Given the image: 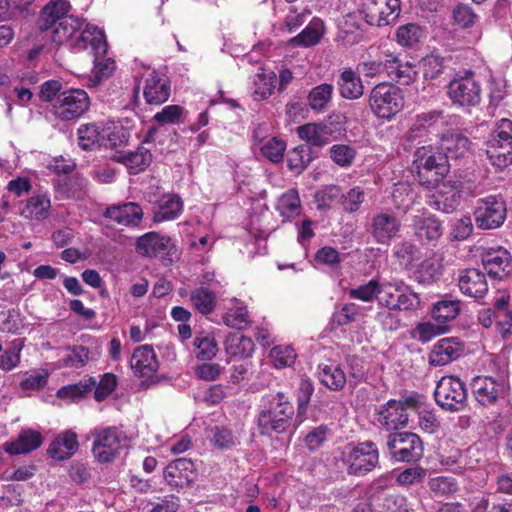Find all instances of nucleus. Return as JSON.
<instances>
[{"instance_id": "1", "label": "nucleus", "mask_w": 512, "mask_h": 512, "mask_svg": "<svg viewBox=\"0 0 512 512\" xmlns=\"http://www.w3.org/2000/svg\"><path fill=\"white\" fill-rule=\"evenodd\" d=\"M70 8L66 0H50L42 8L37 22L40 31H50L52 41L58 45L70 40L82 27L78 18L68 14Z\"/></svg>"}, {"instance_id": "2", "label": "nucleus", "mask_w": 512, "mask_h": 512, "mask_svg": "<svg viewBox=\"0 0 512 512\" xmlns=\"http://www.w3.org/2000/svg\"><path fill=\"white\" fill-rule=\"evenodd\" d=\"M264 408L258 415V427L261 435L284 433L292 427L294 406L282 393L269 394L263 397Z\"/></svg>"}, {"instance_id": "3", "label": "nucleus", "mask_w": 512, "mask_h": 512, "mask_svg": "<svg viewBox=\"0 0 512 512\" xmlns=\"http://www.w3.org/2000/svg\"><path fill=\"white\" fill-rule=\"evenodd\" d=\"M413 165L416 170L417 180L427 189L438 185L450 171L447 156L431 145L416 149Z\"/></svg>"}, {"instance_id": "4", "label": "nucleus", "mask_w": 512, "mask_h": 512, "mask_svg": "<svg viewBox=\"0 0 512 512\" xmlns=\"http://www.w3.org/2000/svg\"><path fill=\"white\" fill-rule=\"evenodd\" d=\"M491 364L499 367L496 377L476 376L470 383L473 397L483 406L493 405L498 399L504 398L508 389L505 361L499 357H494Z\"/></svg>"}, {"instance_id": "5", "label": "nucleus", "mask_w": 512, "mask_h": 512, "mask_svg": "<svg viewBox=\"0 0 512 512\" xmlns=\"http://www.w3.org/2000/svg\"><path fill=\"white\" fill-rule=\"evenodd\" d=\"M421 408V396L417 393L401 399H390L375 410V419L388 431L399 430L407 426L409 410Z\"/></svg>"}, {"instance_id": "6", "label": "nucleus", "mask_w": 512, "mask_h": 512, "mask_svg": "<svg viewBox=\"0 0 512 512\" xmlns=\"http://www.w3.org/2000/svg\"><path fill=\"white\" fill-rule=\"evenodd\" d=\"M135 251L143 258L159 260L164 266L172 265L179 256L175 241L157 231L139 236L135 241Z\"/></svg>"}, {"instance_id": "7", "label": "nucleus", "mask_w": 512, "mask_h": 512, "mask_svg": "<svg viewBox=\"0 0 512 512\" xmlns=\"http://www.w3.org/2000/svg\"><path fill=\"white\" fill-rule=\"evenodd\" d=\"M341 461L349 475L364 476L379 464V450L372 441L351 443L343 449Z\"/></svg>"}, {"instance_id": "8", "label": "nucleus", "mask_w": 512, "mask_h": 512, "mask_svg": "<svg viewBox=\"0 0 512 512\" xmlns=\"http://www.w3.org/2000/svg\"><path fill=\"white\" fill-rule=\"evenodd\" d=\"M368 105L377 118L390 120L404 107L403 92L393 84L379 83L371 89Z\"/></svg>"}, {"instance_id": "9", "label": "nucleus", "mask_w": 512, "mask_h": 512, "mask_svg": "<svg viewBox=\"0 0 512 512\" xmlns=\"http://www.w3.org/2000/svg\"><path fill=\"white\" fill-rule=\"evenodd\" d=\"M486 154L490 163L499 170L512 164V121L499 120L489 141Z\"/></svg>"}, {"instance_id": "10", "label": "nucleus", "mask_w": 512, "mask_h": 512, "mask_svg": "<svg viewBox=\"0 0 512 512\" xmlns=\"http://www.w3.org/2000/svg\"><path fill=\"white\" fill-rule=\"evenodd\" d=\"M92 436V455L102 464L112 462L119 455L126 440V435L115 426L95 428Z\"/></svg>"}, {"instance_id": "11", "label": "nucleus", "mask_w": 512, "mask_h": 512, "mask_svg": "<svg viewBox=\"0 0 512 512\" xmlns=\"http://www.w3.org/2000/svg\"><path fill=\"white\" fill-rule=\"evenodd\" d=\"M90 98L82 89H69L62 92L51 106L52 114L62 121L80 118L88 111Z\"/></svg>"}, {"instance_id": "12", "label": "nucleus", "mask_w": 512, "mask_h": 512, "mask_svg": "<svg viewBox=\"0 0 512 512\" xmlns=\"http://www.w3.org/2000/svg\"><path fill=\"white\" fill-rule=\"evenodd\" d=\"M435 401L447 411H459L467 402V390L464 382L455 376H443L434 392Z\"/></svg>"}, {"instance_id": "13", "label": "nucleus", "mask_w": 512, "mask_h": 512, "mask_svg": "<svg viewBox=\"0 0 512 512\" xmlns=\"http://www.w3.org/2000/svg\"><path fill=\"white\" fill-rule=\"evenodd\" d=\"M387 448L392 458L398 462H417L424 453L421 438L412 432L389 434Z\"/></svg>"}, {"instance_id": "14", "label": "nucleus", "mask_w": 512, "mask_h": 512, "mask_svg": "<svg viewBox=\"0 0 512 512\" xmlns=\"http://www.w3.org/2000/svg\"><path fill=\"white\" fill-rule=\"evenodd\" d=\"M505 201L498 196H487L476 202L474 220L476 226L482 230H492L503 225L506 219Z\"/></svg>"}, {"instance_id": "15", "label": "nucleus", "mask_w": 512, "mask_h": 512, "mask_svg": "<svg viewBox=\"0 0 512 512\" xmlns=\"http://www.w3.org/2000/svg\"><path fill=\"white\" fill-rule=\"evenodd\" d=\"M402 222L392 211H380L372 215L367 231L376 244L389 245L400 236Z\"/></svg>"}, {"instance_id": "16", "label": "nucleus", "mask_w": 512, "mask_h": 512, "mask_svg": "<svg viewBox=\"0 0 512 512\" xmlns=\"http://www.w3.org/2000/svg\"><path fill=\"white\" fill-rule=\"evenodd\" d=\"M362 12L369 25L388 26L398 19L401 3L400 0H363Z\"/></svg>"}, {"instance_id": "17", "label": "nucleus", "mask_w": 512, "mask_h": 512, "mask_svg": "<svg viewBox=\"0 0 512 512\" xmlns=\"http://www.w3.org/2000/svg\"><path fill=\"white\" fill-rule=\"evenodd\" d=\"M447 94L453 105L464 109L475 107L481 101L480 84L468 76L450 81Z\"/></svg>"}, {"instance_id": "18", "label": "nucleus", "mask_w": 512, "mask_h": 512, "mask_svg": "<svg viewBox=\"0 0 512 512\" xmlns=\"http://www.w3.org/2000/svg\"><path fill=\"white\" fill-rule=\"evenodd\" d=\"M411 226L416 239L425 246L436 247L443 235L442 223L431 214L415 215Z\"/></svg>"}, {"instance_id": "19", "label": "nucleus", "mask_w": 512, "mask_h": 512, "mask_svg": "<svg viewBox=\"0 0 512 512\" xmlns=\"http://www.w3.org/2000/svg\"><path fill=\"white\" fill-rule=\"evenodd\" d=\"M464 353V343L457 337L439 339L428 354L431 366L441 367L452 363Z\"/></svg>"}, {"instance_id": "20", "label": "nucleus", "mask_w": 512, "mask_h": 512, "mask_svg": "<svg viewBox=\"0 0 512 512\" xmlns=\"http://www.w3.org/2000/svg\"><path fill=\"white\" fill-rule=\"evenodd\" d=\"M163 477L172 488L188 487L196 477L194 463L187 458H178L165 467Z\"/></svg>"}, {"instance_id": "21", "label": "nucleus", "mask_w": 512, "mask_h": 512, "mask_svg": "<svg viewBox=\"0 0 512 512\" xmlns=\"http://www.w3.org/2000/svg\"><path fill=\"white\" fill-rule=\"evenodd\" d=\"M435 193L430 200V206L443 213H452L460 205L461 189L456 182L443 180L436 185Z\"/></svg>"}, {"instance_id": "22", "label": "nucleus", "mask_w": 512, "mask_h": 512, "mask_svg": "<svg viewBox=\"0 0 512 512\" xmlns=\"http://www.w3.org/2000/svg\"><path fill=\"white\" fill-rule=\"evenodd\" d=\"M482 264L489 276L503 278L512 270V258L510 253L503 247L489 248L481 254Z\"/></svg>"}, {"instance_id": "23", "label": "nucleus", "mask_w": 512, "mask_h": 512, "mask_svg": "<svg viewBox=\"0 0 512 512\" xmlns=\"http://www.w3.org/2000/svg\"><path fill=\"white\" fill-rule=\"evenodd\" d=\"M103 216L118 225L134 228L141 223L144 212L138 203L124 202L107 207Z\"/></svg>"}, {"instance_id": "24", "label": "nucleus", "mask_w": 512, "mask_h": 512, "mask_svg": "<svg viewBox=\"0 0 512 512\" xmlns=\"http://www.w3.org/2000/svg\"><path fill=\"white\" fill-rule=\"evenodd\" d=\"M460 291L471 298H483L488 292V283L483 272L476 268L461 270L458 276Z\"/></svg>"}, {"instance_id": "25", "label": "nucleus", "mask_w": 512, "mask_h": 512, "mask_svg": "<svg viewBox=\"0 0 512 512\" xmlns=\"http://www.w3.org/2000/svg\"><path fill=\"white\" fill-rule=\"evenodd\" d=\"M171 93L170 82L165 76L153 71L144 81L143 96L149 105H160L166 102Z\"/></svg>"}, {"instance_id": "26", "label": "nucleus", "mask_w": 512, "mask_h": 512, "mask_svg": "<svg viewBox=\"0 0 512 512\" xmlns=\"http://www.w3.org/2000/svg\"><path fill=\"white\" fill-rule=\"evenodd\" d=\"M130 366L136 376L151 377L158 371L159 362L153 348L142 345L134 350Z\"/></svg>"}, {"instance_id": "27", "label": "nucleus", "mask_w": 512, "mask_h": 512, "mask_svg": "<svg viewBox=\"0 0 512 512\" xmlns=\"http://www.w3.org/2000/svg\"><path fill=\"white\" fill-rule=\"evenodd\" d=\"M79 449L77 434L72 430H66L56 436L48 447V454L57 461L71 458Z\"/></svg>"}, {"instance_id": "28", "label": "nucleus", "mask_w": 512, "mask_h": 512, "mask_svg": "<svg viewBox=\"0 0 512 512\" xmlns=\"http://www.w3.org/2000/svg\"><path fill=\"white\" fill-rule=\"evenodd\" d=\"M71 46L77 51L90 47L93 54H106L108 48L103 31L96 27H87L83 30Z\"/></svg>"}, {"instance_id": "29", "label": "nucleus", "mask_w": 512, "mask_h": 512, "mask_svg": "<svg viewBox=\"0 0 512 512\" xmlns=\"http://www.w3.org/2000/svg\"><path fill=\"white\" fill-rule=\"evenodd\" d=\"M470 145L468 137L455 131L443 134L440 140V148L447 160L465 157L470 153Z\"/></svg>"}, {"instance_id": "30", "label": "nucleus", "mask_w": 512, "mask_h": 512, "mask_svg": "<svg viewBox=\"0 0 512 512\" xmlns=\"http://www.w3.org/2000/svg\"><path fill=\"white\" fill-rule=\"evenodd\" d=\"M183 210V202L178 195L165 194L159 198L155 211L153 212V222L161 223L172 221L179 217Z\"/></svg>"}, {"instance_id": "31", "label": "nucleus", "mask_w": 512, "mask_h": 512, "mask_svg": "<svg viewBox=\"0 0 512 512\" xmlns=\"http://www.w3.org/2000/svg\"><path fill=\"white\" fill-rule=\"evenodd\" d=\"M226 354L233 359L250 358L255 350V344L250 337L240 333H229L224 341Z\"/></svg>"}, {"instance_id": "32", "label": "nucleus", "mask_w": 512, "mask_h": 512, "mask_svg": "<svg viewBox=\"0 0 512 512\" xmlns=\"http://www.w3.org/2000/svg\"><path fill=\"white\" fill-rule=\"evenodd\" d=\"M42 441L43 438L40 432L33 429H23L15 440L5 443L4 448L6 452L12 455L25 454L40 447Z\"/></svg>"}, {"instance_id": "33", "label": "nucleus", "mask_w": 512, "mask_h": 512, "mask_svg": "<svg viewBox=\"0 0 512 512\" xmlns=\"http://www.w3.org/2000/svg\"><path fill=\"white\" fill-rule=\"evenodd\" d=\"M460 310L461 301L451 295H445L434 304L432 317L438 324L445 326L446 323L454 320L459 315Z\"/></svg>"}, {"instance_id": "34", "label": "nucleus", "mask_w": 512, "mask_h": 512, "mask_svg": "<svg viewBox=\"0 0 512 512\" xmlns=\"http://www.w3.org/2000/svg\"><path fill=\"white\" fill-rule=\"evenodd\" d=\"M51 202L47 195L38 194L26 200L21 215L27 219L42 221L50 215Z\"/></svg>"}, {"instance_id": "35", "label": "nucleus", "mask_w": 512, "mask_h": 512, "mask_svg": "<svg viewBox=\"0 0 512 512\" xmlns=\"http://www.w3.org/2000/svg\"><path fill=\"white\" fill-rule=\"evenodd\" d=\"M338 87L340 95L349 100L359 99L364 93L362 80L352 69H346L340 74Z\"/></svg>"}, {"instance_id": "36", "label": "nucleus", "mask_w": 512, "mask_h": 512, "mask_svg": "<svg viewBox=\"0 0 512 512\" xmlns=\"http://www.w3.org/2000/svg\"><path fill=\"white\" fill-rule=\"evenodd\" d=\"M300 139L307 142L308 146L321 147L328 143L329 128L321 123H307L297 128Z\"/></svg>"}, {"instance_id": "37", "label": "nucleus", "mask_w": 512, "mask_h": 512, "mask_svg": "<svg viewBox=\"0 0 512 512\" xmlns=\"http://www.w3.org/2000/svg\"><path fill=\"white\" fill-rule=\"evenodd\" d=\"M104 132L95 123L81 124L77 130L78 145L86 151L100 147L105 137Z\"/></svg>"}, {"instance_id": "38", "label": "nucleus", "mask_w": 512, "mask_h": 512, "mask_svg": "<svg viewBox=\"0 0 512 512\" xmlns=\"http://www.w3.org/2000/svg\"><path fill=\"white\" fill-rule=\"evenodd\" d=\"M319 379L323 385L332 391H340L346 383L344 371L336 364L319 365Z\"/></svg>"}, {"instance_id": "39", "label": "nucleus", "mask_w": 512, "mask_h": 512, "mask_svg": "<svg viewBox=\"0 0 512 512\" xmlns=\"http://www.w3.org/2000/svg\"><path fill=\"white\" fill-rule=\"evenodd\" d=\"M190 301L202 315L211 314L217 306L216 293L206 287H198L191 291Z\"/></svg>"}, {"instance_id": "40", "label": "nucleus", "mask_w": 512, "mask_h": 512, "mask_svg": "<svg viewBox=\"0 0 512 512\" xmlns=\"http://www.w3.org/2000/svg\"><path fill=\"white\" fill-rule=\"evenodd\" d=\"M334 86L329 83H322L311 89L307 101L309 107L315 112H324L331 102Z\"/></svg>"}, {"instance_id": "41", "label": "nucleus", "mask_w": 512, "mask_h": 512, "mask_svg": "<svg viewBox=\"0 0 512 512\" xmlns=\"http://www.w3.org/2000/svg\"><path fill=\"white\" fill-rule=\"evenodd\" d=\"M152 155L149 150L139 147L136 151L122 153L118 161L125 164L132 174L143 171L151 162Z\"/></svg>"}, {"instance_id": "42", "label": "nucleus", "mask_w": 512, "mask_h": 512, "mask_svg": "<svg viewBox=\"0 0 512 512\" xmlns=\"http://www.w3.org/2000/svg\"><path fill=\"white\" fill-rule=\"evenodd\" d=\"M313 157L308 145H299L287 153L288 169L296 174L302 173L310 164Z\"/></svg>"}, {"instance_id": "43", "label": "nucleus", "mask_w": 512, "mask_h": 512, "mask_svg": "<svg viewBox=\"0 0 512 512\" xmlns=\"http://www.w3.org/2000/svg\"><path fill=\"white\" fill-rule=\"evenodd\" d=\"M93 55L94 67L91 70L90 82L91 85L97 86L113 74L116 66L115 61L112 58L106 57V54Z\"/></svg>"}, {"instance_id": "44", "label": "nucleus", "mask_w": 512, "mask_h": 512, "mask_svg": "<svg viewBox=\"0 0 512 512\" xmlns=\"http://www.w3.org/2000/svg\"><path fill=\"white\" fill-rule=\"evenodd\" d=\"M424 36V30L416 23H407L397 28L395 32L396 42L405 48H412L420 42Z\"/></svg>"}, {"instance_id": "45", "label": "nucleus", "mask_w": 512, "mask_h": 512, "mask_svg": "<svg viewBox=\"0 0 512 512\" xmlns=\"http://www.w3.org/2000/svg\"><path fill=\"white\" fill-rule=\"evenodd\" d=\"M193 346L196 358L201 361L212 360L218 352L215 338L204 333L195 336Z\"/></svg>"}, {"instance_id": "46", "label": "nucleus", "mask_w": 512, "mask_h": 512, "mask_svg": "<svg viewBox=\"0 0 512 512\" xmlns=\"http://www.w3.org/2000/svg\"><path fill=\"white\" fill-rule=\"evenodd\" d=\"M407 290L408 286L402 280L394 279L385 283L379 282V297L377 301L379 304L392 310L397 300L395 293Z\"/></svg>"}, {"instance_id": "47", "label": "nucleus", "mask_w": 512, "mask_h": 512, "mask_svg": "<svg viewBox=\"0 0 512 512\" xmlns=\"http://www.w3.org/2000/svg\"><path fill=\"white\" fill-rule=\"evenodd\" d=\"M322 22L319 20L312 21L305 29H303L297 36L289 40L292 46L310 47L316 45L321 37L320 31Z\"/></svg>"}, {"instance_id": "48", "label": "nucleus", "mask_w": 512, "mask_h": 512, "mask_svg": "<svg viewBox=\"0 0 512 512\" xmlns=\"http://www.w3.org/2000/svg\"><path fill=\"white\" fill-rule=\"evenodd\" d=\"M393 257L400 266L408 269L419 258V249L409 241H402L393 247Z\"/></svg>"}, {"instance_id": "49", "label": "nucleus", "mask_w": 512, "mask_h": 512, "mask_svg": "<svg viewBox=\"0 0 512 512\" xmlns=\"http://www.w3.org/2000/svg\"><path fill=\"white\" fill-rule=\"evenodd\" d=\"M23 348V341L16 339L12 341L0 353V370L11 371L16 368L20 363L21 351Z\"/></svg>"}, {"instance_id": "50", "label": "nucleus", "mask_w": 512, "mask_h": 512, "mask_svg": "<svg viewBox=\"0 0 512 512\" xmlns=\"http://www.w3.org/2000/svg\"><path fill=\"white\" fill-rule=\"evenodd\" d=\"M277 210L281 216L292 218L300 214L301 204L298 192L290 189L285 192L278 200Z\"/></svg>"}, {"instance_id": "51", "label": "nucleus", "mask_w": 512, "mask_h": 512, "mask_svg": "<svg viewBox=\"0 0 512 512\" xmlns=\"http://www.w3.org/2000/svg\"><path fill=\"white\" fill-rule=\"evenodd\" d=\"M443 111L433 110L423 112L416 116V119L409 129V138L417 136L418 132L426 131L436 125L439 121L443 120Z\"/></svg>"}, {"instance_id": "52", "label": "nucleus", "mask_w": 512, "mask_h": 512, "mask_svg": "<svg viewBox=\"0 0 512 512\" xmlns=\"http://www.w3.org/2000/svg\"><path fill=\"white\" fill-rule=\"evenodd\" d=\"M96 380L93 377L80 381L79 383L67 385L57 391V396L61 399L76 400L87 393L91 392L95 387Z\"/></svg>"}, {"instance_id": "53", "label": "nucleus", "mask_w": 512, "mask_h": 512, "mask_svg": "<svg viewBox=\"0 0 512 512\" xmlns=\"http://www.w3.org/2000/svg\"><path fill=\"white\" fill-rule=\"evenodd\" d=\"M348 296L354 300L363 302H372L378 300L379 297V280L372 278L368 282L361 284L348 291Z\"/></svg>"}, {"instance_id": "54", "label": "nucleus", "mask_w": 512, "mask_h": 512, "mask_svg": "<svg viewBox=\"0 0 512 512\" xmlns=\"http://www.w3.org/2000/svg\"><path fill=\"white\" fill-rule=\"evenodd\" d=\"M222 319L226 326L237 330H244L251 325L248 309L245 306L229 309Z\"/></svg>"}, {"instance_id": "55", "label": "nucleus", "mask_w": 512, "mask_h": 512, "mask_svg": "<svg viewBox=\"0 0 512 512\" xmlns=\"http://www.w3.org/2000/svg\"><path fill=\"white\" fill-rule=\"evenodd\" d=\"M441 274V265L434 258L423 260L417 270L416 279L419 283L430 284Z\"/></svg>"}, {"instance_id": "56", "label": "nucleus", "mask_w": 512, "mask_h": 512, "mask_svg": "<svg viewBox=\"0 0 512 512\" xmlns=\"http://www.w3.org/2000/svg\"><path fill=\"white\" fill-rule=\"evenodd\" d=\"M270 357L275 368L282 369L285 367H290L294 364L296 353L291 346L278 345L271 349Z\"/></svg>"}, {"instance_id": "57", "label": "nucleus", "mask_w": 512, "mask_h": 512, "mask_svg": "<svg viewBox=\"0 0 512 512\" xmlns=\"http://www.w3.org/2000/svg\"><path fill=\"white\" fill-rule=\"evenodd\" d=\"M260 150L266 159L273 163H279L283 159L286 143L277 137H273L264 143Z\"/></svg>"}, {"instance_id": "58", "label": "nucleus", "mask_w": 512, "mask_h": 512, "mask_svg": "<svg viewBox=\"0 0 512 512\" xmlns=\"http://www.w3.org/2000/svg\"><path fill=\"white\" fill-rule=\"evenodd\" d=\"M412 411L418 413V425L422 431L433 434L439 429L440 423L437 416L432 411L426 409L422 397L421 408L413 409Z\"/></svg>"}, {"instance_id": "59", "label": "nucleus", "mask_w": 512, "mask_h": 512, "mask_svg": "<svg viewBox=\"0 0 512 512\" xmlns=\"http://www.w3.org/2000/svg\"><path fill=\"white\" fill-rule=\"evenodd\" d=\"M446 332V326L441 324H433L431 322L419 323L413 332V337L422 343H427L434 337Z\"/></svg>"}, {"instance_id": "60", "label": "nucleus", "mask_w": 512, "mask_h": 512, "mask_svg": "<svg viewBox=\"0 0 512 512\" xmlns=\"http://www.w3.org/2000/svg\"><path fill=\"white\" fill-rule=\"evenodd\" d=\"M361 315V307L353 302L344 304L333 314V321L339 326L355 322Z\"/></svg>"}, {"instance_id": "61", "label": "nucleus", "mask_w": 512, "mask_h": 512, "mask_svg": "<svg viewBox=\"0 0 512 512\" xmlns=\"http://www.w3.org/2000/svg\"><path fill=\"white\" fill-rule=\"evenodd\" d=\"M90 351L87 347L79 345L73 346L69 353L63 358V366L70 368H81L89 360Z\"/></svg>"}, {"instance_id": "62", "label": "nucleus", "mask_w": 512, "mask_h": 512, "mask_svg": "<svg viewBox=\"0 0 512 512\" xmlns=\"http://www.w3.org/2000/svg\"><path fill=\"white\" fill-rule=\"evenodd\" d=\"M330 156L337 165L348 167L352 164L356 151L349 145L337 144L331 147Z\"/></svg>"}, {"instance_id": "63", "label": "nucleus", "mask_w": 512, "mask_h": 512, "mask_svg": "<svg viewBox=\"0 0 512 512\" xmlns=\"http://www.w3.org/2000/svg\"><path fill=\"white\" fill-rule=\"evenodd\" d=\"M117 377L112 373H105L99 383L93 389L96 401H104L116 388Z\"/></svg>"}, {"instance_id": "64", "label": "nucleus", "mask_w": 512, "mask_h": 512, "mask_svg": "<svg viewBox=\"0 0 512 512\" xmlns=\"http://www.w3.org/2000/svg\"><path fill=\"white\" fill-rule=\"evenodd\" d=\"M184 108L180 105H168L154 115V120L160 124H177L181 121Z\"/></svg>"}]
</instances>
